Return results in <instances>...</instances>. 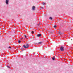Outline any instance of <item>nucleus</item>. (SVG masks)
Segmentation results:
<instances>
[{
    "label": "nucleus",
    "instance_id": "f257e3e1",
    "mask_svg": "<svg viewBox=\"0 0 73 73\" xmlns=\"http://www.w3.org/2000/svg\"><path fill=\"white\" fill-rule=\"evenodd\" d=\"M64 46H61L60 47V50L61 51H64Z\"/></svg>",
    "mask_w": 73,
    "mask_h": 73
},
{
    "label": "nucleus",
    "instance_id": "f03ea898",
    "mask_svg": "<svg viewBox=\"0 0 73 73\" xmlns=\"http://www.w3.org/2000/svg\"><path fill=\"white\" fill-rule=\"evenodd\" d=\"M9 0H6L5 3L7 5L8 4V3L9 2Z\"/></svg>",
    "mask_w": 73,
    "mask_h": 73
},
{
    "label": "nucleus",
    "instance_id": "7ed1b4c3",
    "mask_svg": "<svg viewBox=\"0 0 73 73\" xmlns=\"http://www.w3.org/2000/svg\"><path fill=\"white\" fill-rule=\"evenodd\" d=\"M23 47L25 48H29V46H23Z\"/></svg>",
    "mask_w": 73,
    "mask_h": 73
},
{
    "label": "nucleus",
    "instance_id": "20e7f679",
    "mask_svg": "<svg viewBox=\"0 0 73 73\" xmlns=\"http://www.w3.org/2000/svg\"><path fill=\"white\" fill-rule=\"evenodd\" d=\"M41 36V34H39L37 35V37H40Z\"/></svg>",
    "mask_w": 73,
    "mask_h": 73
},
{
    "label": "nucleus",
    "instance_id": "39448f33",
    "mask_svg": "<svg viewBox=\"0 0 73 73\" xmlns=\"http://www.w3.org/2000/svg\"><path fill=\"white\" fill-rule=\"evenodd\" d=\"M6 48L7 49H11V47L10 46H9L8 47H7Z\"/></svg>",
    "mask_w": 73,
    "mask_h": 73
},
{
    "label": "nucleus",
    "instance_id": "423d86ee",
    "mask_svg": "<svg viewBox=\"0 0 73 73\" xmlns=\"http://www.w3.org/2000/svg\"><path fill=\"white\" fill-rule=\"evenodd\" d=\"M35 6H33L32 7V9L33 10H35Z\"/></svg>",
    "mask_w": 73,
    "mask_h": 73
},
{
    "label": "nucleus",
    "instance_id": "0eeeda50",
    "mask_svg": "<svg viewBox=\"0 0 73 73\" xmlns=\"http://www.w3.org/2000/svg\"><path fill=\"white\" fill-rule=\"evenodd\" d=\"M42 42H39L38 43V44H42Z\"/></svg>",
    "mask_w": 73,
    "mask_h": 73
},
{
    "label": "nucleus",
    "instance_id": "6e6552de",
    "mask_svg": "<svg viewBox=\"0 0 73 73\" xmlns=\"http://www.w3.org/2000/svg\"><path fill=\"white\" fill-rule=\"evenodd\" d=\"M58 34H59V35H61V34H62V33H61V32H60V31H59L58 33Z\"/></svg>",
    "mask_w": 73,
    "mask_h": 73
},
{
    "label": "nucleus",
    "instance_id": "1a4fd4ad",
    "mask_svg": "<svg viewBox=\"0 0 73 73\" xmlns=\"http://www.w3.org/2000/svg\"><path fill=\"white\" fill-rule=\"evenodd\" d=\"M18 43H20V42H21V41L20 40H18Z\"/></svg>",
    "mask_w": 73,
    "mask_h": 73
},
{
    "label": "nucleus",
    "instance_id": "9d476101",
    "mask_svg": "<svg viewBox=\"0 0 73 73\" xmlns=\"http://www.w3.org/2000/svg\"><path fill=\"white\" fill-rule=\"evenodd\" d=\"M54 58H55L54 57H53L52 58V59L53 60H54Z\"/></svg>",
    "mask_w": 73,
    "mask_h": 73
},
{
    "label": "nucleus",
    "instance_id": "9b49d317",
    "mask_svg": "<svg viewBox=\"0 0 73 73\" xmlns=\"http://www.w3.org/2000/svg\"><path fill=\"white\" fill-rule=\"evenodd\" d=\"M42 4L43 5H45V3H42Z\"/></svg>",
    "mask_w": 73,
    "mask_h": 73
},
{
    "label": "nucleus",
    "instance_id": "f8f14e48",
    "mask_svg": "<svg viewBox=\"0 0 73 73\" xmlns=\"http://www.w3.org/2000/svg\"><path fill=\"white\" fill-rule=\"evenodd\" d=\"M49 19L50 20H52V17H50Z\"/></svg>",
    "mask_w": 73,
    "mask_h": 73
},
{
    "label": "nucleus",
    "instance_id": "ddd939ff",
    "mask_svg": "<svg viewBox=\"0 0 73 73\" xmlns=\"http://www.w3.org/2000/svg\"><path fill=\"white\" fill-rule=\"evenodd\" d=\"M56 27H57V26L56 25L54 26V28H56Z\"/></svg>",
    "mask_w": 73,
    "mask_h": 73
},
{
    "label": "nucleus",
    "instance_id": "4468645a",
    "mask_svg": "<svg viewBox=\"0 0 73 73\" xmlns=\"http://www.w3.org/2000/svg\"><path fill=\"white\" fill-rule=\"evenodd\" d=\"M24 36H25V38H27V36H26V35H24Z\"/></svg>",
    "mask_w": 73,
    "mask_h": 73
},
{
    "label": "nucleus",
    "instance_id": "2eb2a0df",
    "mask_svg": "<svg viewBox=\"0 0 73 73\" xmlns=\"http://www.w3.org/2000/svg\"><path fill=\"white\" fill-rule=\"evenodd\" d=\"M33 33H34V32L33 31H32V34H33Z\"/></svg>",
    "mask_w": 73,
    "mask_h": 73
},
{
    "label": "nucleus",
    "instance_id": "dca6fc26",
    "mask_svg": "<svg viewBox=\"0 0 73 73\" xmlns=\"http://www.w3.org/2000/svg\"><path fill=\"white\" fill-rule=\"evenodd\" d=\"M7 68H10V67H9V66H7Z\"/></svg>",
    "mask_w": 73,
    "mask_h": 73
},
{
    "label": "nucleus",
    "instance_id": "f3484780",
    "mask_svg": "<svg viewBox=\"0 0 73 73\" xmlns=\"http://www.w3.org/2000/svg\"><path fill=\"white\" fill-rule=\"evenodd\" d=\"M29 45L28 44H26V46H29Z\"/></svg>",
    "mask_w": 73,
    "mask_h": 73
},
{
    "label": "nucleus",
    "instance_id": "a211bd4d",
    "mask_svg": "<svg viewBox=\"0 0 73 73\" xmlns=\"http://www.w3.org/2000/svg\"><path fill=\"white\" fill-rule=\"evenodd\" d=\"M22 39H23V38H21V40H22Z\"/></svg>",
    "mask_w": 73,
    "mask_h": 73
},
{
    "label": "nucleus",
    "instance_id": "6ab92c4d",
    "mask_svg": "<svg viewBox=\"0 0 73 73\" xmlns=\"http://www.w3.org/2000/svg\"><path fill=\"white\" fill-rule=\"evenodd\" d=\"M23 46H25V45H23Z\"/></svg>",
    "mask_w": 73,
    "mask_h": 73
}]
</instances>
